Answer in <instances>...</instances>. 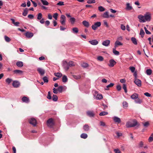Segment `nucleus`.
<instances>
[{"label":"nucleus","mask_w":153,"mask_h":153,"mask_svg":"<svg viewBox=\"0 0 153 153\" xmlns=\"http://www.w3.org/2000/svg\"><path fill=\"white\" fill-rule=\"evenodd\" d=\"M28 9L27 8H25L24 10V12L22 13V15L25 16H26L28 13Z\"/></svg>","instance_id":"nucleus-21"},{"label":"nucleus","mask_w":153,"mask_h":153,"mask_svg":"<svg viewBox=\"0 0 153 153\" xmlns=\"http://www.w3.org/2000/svg\"><path fill=\"white\" fill-rule=\"evenodd\" d=\"M87 115L89 117H94V114L93 111H88L87 112Z\"/></svg>","instance_id":"nucleus-14"},{"label":"nucleus","mask_w":153,"mask_h":153,"mask_svg":"<svg viewBox=\"0 0 153 153\" xmlns=\"http://www.w3.org/2000/svg\"><path fill=\"white\" fill-rule=\"evenodd\" d=\"M116 48L114 47L113 49V53L116 55H118L119 54V52L116 50Z\"/></svg>","instance_id":"nucleus-28"},{"label":"nucleus","mask_w":153,"mask_h":153,"mask_svg":"<svg viewBox=\"0 0 153 153\" xmlns=\"http://www.w3.org/2000/svg\"><path fill=\"white\" fill-rule=\"evenodd\" d=\"M144 94L145 96H146L147 97H150L151 96V95L150 94H149L148 92L145 93Z\"/></svg>","instance_id":"nucleus-64"},{"label":"nucleus","mask_w":153,"mask_h":153,"mask_svg":"<svg viewBox=\"0 0 153 153\" xmlns=\"http://www.w3.org/2000/svg\"><path fill=\"white\" fill-rule=\"evenodd\" d=\"M62 81L64 82H66L68 81V78L65 75H64L62 77Z\"/></svg>","instance_id":"nucleus-26"},{"label":"nucleus","mask_w":153,"mask_h":153,"mask_svg":"<svg viewBox=\"0 0 153 153\" xmlns=\"http://www.w3.org/2000/svg\"><path fill=\"white\" fill-rule=\"evenodd\" d=\"M53 92L55 94H57L58 93V90L56 88H53Z\"/></svg>","instance_id":"nucleus-63"},{"label":"nucleus","mask_w":153,"mask_h":153,"mask_svg":"<svg viewBox=\"0 0 153 153\" xmlns=\"http://www.w3.org/2000/svg\"><path fill=\"white\" fill-rule=\"evenodd\" d=\"M47 98L49 100L51 99L52 98L50 91H49L48 92V94L47 96Z\"/></svg>","instance_id":"nucleus-55"},{"label":"nucleus","mask_w":153,"mask_h":153,"mask_svg":"<svg viewBox=\"0 0 153 153\" xmlns=\"http://www.w3.org/2000/svg\"><path fill=\"white\" fill-rule=\"evenodd\" d=\"M58 15V14L57 13H54L53 15V17L55 19V20H56L57 19V17Z\"/></svg>","instance_id":"nucleus-56"},{"label":"nucleus","mask_w":153,"mask_h":153,"mask_svg":"<svg viewBox=\"0 0 153 153\" xmlns=\"http://www.w3.org/2000/svg\"><path fill=\"white\" fill-rule=\"evenodd\" d=\"M41 2L44 5H48L49 4V3L46 1L44 0H41Z\"/></svg>","instance_id":"nucleus-33"},{"label":"nucleus","mask_w":153,"mask_h":153,"mask_svg":"<svg viewBox=\"0 0 153 153\" xmlns=\"http://www.w3.org/2000/svg\"><path fill=\"white\" fill-rule=\"evenodd\" d=\"M65 16L64 15H61L60 17V22L62 25H65Z\"/></svg>","instance_id":"nucleus-5"},{"label":"nucleus","mask_w":153,"mask_h":153,"mask_svg":"<svg viewBox=\"0 0 153 153\" xmlns=\"http://www.w3.org/2000/svg\"><path fill=\"white\" fill-rule=\"evenodd\" d=\"M97 59L99 61H103L104 59L103 57L100 56L97 57Z\"/></svg>","instance_id":"nucleus-54"},{"label":"nucleus","mask_w":153,"mask_h":153,"mask_svg":"<svg viewBox=\"0 0 153 153\" xmlns=\"http://www.w3.org/2000/svg\"><path fill=\"white\" fill-rule=\"evenodd\" d=\"M134 82L138 87L141 86V81L138 79H134Z\"/></svg>","instance_id":"nucleus-8"},{"label":"nucleus","mask_w":153,"mask_h":153,"mask_svg":"<svg viewBox=\"0 0 153 153\" xmlns=\"http://www.w3.org/2000/svg\"><path fill=\"white\" fill-rule=\"evenodd\" d=\"M113 83H111L110 84L107 86V88H109L113 87L114 85Z\"/></svg>","instance_id":"nucleus-61"},{"label":"nucleus","mask_w":153,"mask_h":153,"mask_svg":"<svg viewBox=\"0 0 153 153\" xmlns=\"http://www.w3.org/2000/svg\"><path fill=\"white\" fill-rule=\"evenodd\" d=\"M83 129L85 131H88L89 130V128L88 125L87 124L85 125L83 127Z\"/></svg>","instance_id":"nucleus-23"},{"label":"nucleus","mask_w":153,"mask_h":153,"mask_svg":"<svg viewBox=\"0 0 153 153\" xmlns=\"http://www.w3.org/2000/svg\"><path fill=\"white\" fill-rule=\"evenodd\" d=\"M102 96L101 94H97V99L100 100L102 98Z\"/></svg>","instance_id":"nucleus-43"},{"label":"nucleus","mask_w":153,"mask_h":153,"mask_svg":"<svg viewBox=\"0 0 153 153\" xmlns=\"http://www.w3.org/2000/svg\"><path fill=\"white\" fill-rule=\"evenodd\" d=\"M109 64L108 65L109 66L111 67H112L114 66L116 63L115 62L114 59H111L109 60Z\"/></svg>","instance_id":"nucleus-9"},{"label":"nucleus","mask_w":153,"mask_h":153,"mask_svg":"<svg viewBox=\"0 0 153 153\" xmlns=\"http://www.w3.org/2000/svg\"><path fill=\"white\" fill-rule=\"evenodd\" d=\"M143 125L145 127H148L149 125V122H146L144 123H143Z\"/></svg>","instance_id":"nucleus-53"},{"label":"nucleus","mask_w":153,"mask_h":153,"mask_svg":"<svg viewBox=\"0 0 153 153\" xmlns=\"http://www.w3.org/2000/svg\"><path fill=\"white\" fill-rule=\"evenodd\" d=\"M42 79L45 83H47L48 82V78L46 76H44L42 78Z\"/></svg>","instance_id":"nucleus-45"},{"label":"nucleus","mask_w":153,"mask_h":153,"mask_svg":"<svg viewBox=\"0 0 153 153\" xmlns=\"http://www.w3.org/2000/svg\"><path fill=\"white\" fill-rule=\"evenodd\" d=\"M63 66L66 71H68L69 68V66L68 63L66 61L63 62Z\"/></svg>","instance_id":"nucleus-7"},{"label":"nucleus","mask_w":153,"mask_h":153,"mask_svg":"<svg viewBox=\"0 0 153 153\" xmlns=\"http://www.w3.org/2000/svg\"><path fill=\"white\" fill-rule=\"evenodd\" d=\"M48 126L51 127L53 126L54 123L53 119L51 118L49 119L47 121Z\"/></svg>","instance_id":"nucleus-6"},{"label":"nucleus","mask_w":153,"mask_h":153,"mask_svg":"<svg viewBox=\"0 0 153 153\" xmlns=\"http://www.w3.org/2000/svg\"><path fill=\"white\" fill-rule=\"evenodd\" d=\"M140 34L141 35L142 38H143V37L144 35L145 34V32L142 28L140 29Z\"/></svg>","instance_id":"nucleus-29"},{"label":"nucleus","mask_w":153,"mask_h":153,"mask_svg":"<svg viewBox=\"0 0 153 153\" xmlns=\"http://www.w3.org/2000/svg\"><path fill=\"white\" fill-rule=\"evenodd\" d=\"M138 95L136 93H134L131 96V98L133 99H136L138 98Z\"/></svg>","instance_id":"nucleus-18"},{"label":"nucleus","mask_w":153,"mask_h":153,"mask_svg":"<svg viewBox=\"0 0 153 153\" xmlns=\"http://www.w3.org/2000/svg\"><path fill=\"white\" fill-rule=\"evenodd\" d=\"M73 33H77L78 32V29L77 27H74L72 29Z\"/></svg>","instance_id":"nucleus-41"},{"label":"nucleus","mask_w":153,"mask_h":153,"mask_svg":"<svg viewBox=\"0 0 153 153\" xmlns=\"http://www.w3.org/2000/svg\"><path fill=\"white\" fill-rule=\"evenodd\" d=\"M29 123L33 126H35L37 124L36 120L34 118H32L29 120Z\"/></svg>","instance_id":"nucleus-3"},{"label":"nucleus","mask_w":153,"mask_h":153,"mask_svg":"<svg viewBox=\"0 0 153 153\" xmlns=\"http://www.w3.org/2000/svg\"><path fill=\"white\" fill-rule=\"evenodd\" d=\"M132 42L135 45L137 44V42L136 39L134 37H132L131 39Z\"/></svg>","instance_id":"nucleus-25"},{"label":"nucleus","mask_w":153,"mask_h":153,"mask_svg":"<svg viewBox=\"0 0 153 153\" xmlns=\"http://www.w3.org/2000/svg\"><path fill=\"white\" fill-rule=\"evenodd\" d=\"M108 114V112L106 111H102L99 114V115L100 116H104L106 115H107Z\"/></svg>","instance_id":"nucleus-35"},{"label":"nucleus","mask_w":153,"mask_h":153,"mask_svg":"<svg viewBox=\"0 0 153 153\" xmlns=\"http://www.w3.org/2000/svg\"><path fill=\"white\" fill-rule=\"evenodd\" d=\"M57 5L59 6H62L64 5V2L63 1H59L57 4Z\"/></svg>","instance_id":"nucleus-58"},{"label":"nucleus","mask_w":153,"mask_h":153,"mask_svg":"<svg viewBox=\"0 0 153 153\" xmlns=\"http://www.w3.org/2000/svg\"><path fill=\"white\" fill-rule=\"evenodd\" d=\"M114 152L115 153H120L121 152L119 149H114Z\"/></svg>","instance_id":"nucleus-59"},{"label":"nucleus","mask_w":153,"mask_h":153,"mask_svg":"<svg viewBox=\"0 0 153 153\" xmlns=\"http://www.w3.org/2000/svg\"><path fill=\"white\" fill-rule=\"evenodd\" d=\"M123 45V44L121 42L119 41H116L115 43V46L114 47L116 48L118 46L120 45Z\"/></svg>","instance_id":"nucleus-20"},{"label":"nucleus","mask_w":153,"mask_h":153,"mask_svg":"<svg viewBox=\"0 0 153 153\" xmlns=\"http://www.w3.org/2000/svg\"><path fill=\"white\" fill-rule=\"evenodd\" d=\"M16 65L18 67H21L23 66V63L21 61L17 62L16 63Z\"/></svg>","instance_id":"nucleus-22"},{"label":"nucleus","mask_w":153,"mask_h":153,"mask_svg":"<svg viewBox=\"0 0 153 153\" xmlns=\"http://www.w3.org/2000/svg\"><path fill=\"white\" fill-rule=\"evenodd\" d=\"M113 119L114 122L118 123H120L121 122L120 119L118 117H113Z\"/></svg>","instance_id":"nucleus-17"},{"label":"nucleus","mask_w":153,"mask_h":153,"mask_svg":"<svg viewBox=\"0 0 153 153\" xmlns=\"http://www.w3.org/2000/svg\"><path fill=\"white\" fill-rule=\"evenodd\" d=\"M126 9L127 10H131L132 9V6L130 5L129 3H127L126 4Z\"/></svg>","instance_id":"nucleus-24"},{"label":"nucleus","mask_w":153,"mask_h":153,"mask_svg":"<svg viewBox=\"0 0 153 153\" xmlns=\"http://www.w3.org/2000/svg\"><path fill=\"white\" fill-rule=\"evenodd\" d=\"M137 122L135 120H134L131 122H128L127 123L126 126L127 128L134 127L137 124Z\"/></svg>","instance_id":"nucleus-2"},{"label":"nucleus","mask_w":153,"mask_h":153,"mask_svg":"<svg viewBox=\"0 0 153 153\" xmlns=\"http://www.w3.org/2000/svg\"><path fill=\"white\" fill-rule=\"evenodd\" d=\"M42 14L41 13H39L38 14L37 19L38 20H41L42 18Z\"/></svg>","instance_id":"nucleus-49"},{"label":"nucleus","mask_w":153,"mask_h":153,"mask_svg":"<svg viewBox=\"0 0 153 153\" xmlns=\"http://www.w3.org/2000/svg\"><path fill=\"white\" fill-rule=\"evenodd\" d=\"M5 41L7 42H9L11 40V39L7 36H5L4 37Z\"/></svg>","instance_id":"nucleus-38"},{"label":"nucleus","mask_w":153,"mask_h":153,"mask_svg":"<svg viewBox=\"0 0 153 153\" xmlns=\"http://www.w3.org/2000/svg\"><path fill=\"white\" fill-rule=\"evenodd\" d=\"M57 90L59 93H62L63 89V86H59Z\"/></svg>","instance_id":"nucleus-27"},{"label":"nucleus","mask_w":153,"mask_h":153,"mask_svg":"<svg viewBox=\"0 0 153 153\" xmlns=\"http://www.w3.org/2000/svg\"><path fill=\"white\" fill-rule=\"evenodd\" d=\"M82 66L84 68H86L88 67V64L86 63H83L82 64Z\"/></svg>","instance_id":"nucleus-44"},{"label":"nucleus","mask_w":153,"mask_h":153,"mask_svg":"<svg viewBox=\"0 0 153 153\" xmlns=\"http://www.w3.org/2000/svg\"><path fill=\"white\" fill-rule=\"evenodd\" d=\"M123 88L124 89L125 92L126 93L127 92V90L126 85L125 84L123 85Z\"/></svg>","instance_id":"nucleus-50"},{"label":"nucleus","mask_w":153,"mask_h":153,"mask_svg":"<svg viewBox=\"0 0 153 153\" xmlns=\"http://www.w3.org/2000/svg\"><path fill=\"white\" fill-rule=\"evenodd\" d=\"M123 108H125L128 106V103L126 101H124L123 103Z\"/></svg>","instance_id":"nucleus-39"},{"label":"nucleus","mask_w":153,"mask_h":153,"mask_svg":"<svg viewBox=\"0 0 153 153\" xmlns=\"http://www.w3.org/2000/svg\"><path fill=\"white\" fill-rule=\"evenodd\" d=\"M89 42L93 45H97L98 43V41L96 40H92L89 41Z\"/></svg>","instance_id":"nucleus-15"},{"label":"nucleus","mask_w":153,"mask_h":153,"mask_svg":"<svg viewBox=\"0 0 153 153\" xmlns=\"http://www.w3.org/2000/svg\"><path fill=\"white\" fill-rule=\"evenodd\" d=\"M25 35L27 37L30 38L32 37L33 36V34L31 32H27L25 33Z\"/></svg>","instance_id":"nucleus-11"},{"label":"nucleus","mask_w":153,"mask_h":153,"mask_svg":"<svg viewBox=\"0 0 153 153\" xmlns=\"http://www.w3.org/2000/svg\"><path fill=\"white\" fill-rule=\"evenodd\" d=\"M37 71L41 76H43L45 73L44 70L41 68H38Z\"/></svg>","instance_id":"nucleus-10"},{"label":"nucleus","mask_w":153,"mask_h":153,"mask_svg":"<svg viewBox=\"0 0 153 153\" xmlns=\"http://www.w3.org/2000/svg\"><path fill=\"white\" fill-rule=\"evenodd\" d=\"M98 8V10L100 12H103L105 10V9L101 6L99 7Z\"/></svg>","instance_id":"nucleus-36"},{"label":"nucleus","mask_w":153,"mask_h":153,"mask_svg":"<svg viewBox=\"0 0 153 153\" xmlns=\"http://www.w3.org/2000/svg\"><path fill=\"white\" fill-rule=\"evenodd\" d=\"M110 41L109 40H106L104 41L102 43V45L105 46H108L110 44Z\"/></svg>","instance_id":"nucleus-16"},{"label":"nucleus","mask_w":153,"mask_h":153,"mask_svg":"<svg viewBox=\"0 0 153 153\" xmlns=\"http://www.w3.org/2000/svg\"><path fill=\"white\" fill-rule=\"evenodd\" d=\"M129 69L132 72H134L135 70V68L134 67H130Z\"/></svg>","instance_id":"nucleus-57"},{"label":"nucleus","mask_w":153,"mask_h":153,"mask_svg":"<svg viewBox=\"0 0 153 153\" xmlns=\"http://www.w3.org/2000/svg\"><path fill=\"white\" fill-rule=\"evenodd\" d=\"M12 81V79L9 78H7L6 79V82L8 84H9Z\"/></svg>","instance_id":"nucleus-51"},{"label":"nucleus","mask_w":153,"mask_h":153,"mask_svg":"<svg viewBox=\"0 0 153 153\" xmlns=\"http://www.w3.org/2000/svg\"><path fill=\"white\" fill-rule=\"evenodd\" d=\"M14 73L16 74H21L22 73V71L18 70H15L13 71Z\"/></svg>","instance_id":"nucleus-34"},{"label":"nucleus","mask_w":153,"mask_h":153,"mask_svg":"<svg viewBox=\"0 0 153 153\" xmlns=\"http://www.w3.org/2000/svg\"><path fill=\"white\" fill-rule=\"evenodd\" d=\"M138 18L140 22H144L146 21L149 22L150 21L151 19V14L150 13L148 12L143 16L141 15H139Z\"/></svg>","instance_id":"nucleus-1"},{"label":"nucleus","mask_w":153,"mask_h":153,"mask_svg":"<svg viewBox=\"0 0 153 153\" xmlns=\"http://www.w3.org/2000/svg\"><path fill=\"white\" fill-rule=\"evenodd\" d=\"M87 3L89 4L94 3H95V0H89L87 1Z\"/></svg>","instance_id":"nucleus-52"},{"label":"nucleus","mask_w":153,"mask_h":153,"mask_svg":"<svg viewBox=\"0 0 153 153\" xmlns=\"http://www.w3.org/2000/svg\"><path fill=\"white\" fill-rule=\"evenodd\" d=\"M80 137L81 138L85 139L87 137L88 135L86 134L82 133Z\"/></svg>","instance_id":"nucleus-30"},{"label":"nucleus","mask_w":153,"mask_h":153,"mask_svg":"<svg viewBox=\"0 0 153 153\" xmlns=\"http://www.w3.org/2000/svg\"><path fill=\"white\" fill-rule=\"evenodd\" d=\"M135 100V102L137 103L140 104L142 102V101L139 98H137Z\"/></svg>","instance_id":"nucleus-46"},{"label":"nucleus","mask_w":153,"mask_h":153,"mask_svg":"<svg viewBox=\"0 0 153 153\" xmlns=\"http://www.w3.org/2000/svg\"><path fill=\"white\" fill-rule=\"evenodd\" d=\"M102 16L105 18H108L109 17L108 13V12H106L104 13Z\"/></svg>","instance_id":"nucleus-32"},{"label":"nucleus","mask_w":153,"mask_h":153,"mask_svg":"<svg viewBox=\"0 0 153 153\" xmlns=\"http://www.w3.org/2000/svg\"><path fill=\"white\" fill-rule=\"evenodd\" d=\"M117 89L118 91H120L121 89V87L120 85H118L117 86Z\"/></svg>","instance_id":"nucleus-62"},{"label":"nucleus","mask_w":153,"mask_h":153,"mask_svg":"<svg viewBox=\"0 0 153 153\" xmlns=\"http://www.w3.org/2000/svg\"><path fill=\"white\" fill-rule=\"evenodd\" d=\"M58 100V97L56 95H53L52 97V100L54 101H56Z\"/></svg>","instance_id":"nucleus-40"},{"label":"nucleus","mask_w":153,"mask_h":153,"mask_svg":"<svg viewBox=\"0 0 153 153\" xmlns=\"http://www.w3.org/2000/svg\"><path fill=\"white\" fill-rule=\"evenodd\" d=\"M68 63L70 67H72L75 65L74 62L72 61H69Z\"/></svg>","instance_id":"nucleus-42"},{"label":"nucleus","mask_w":153,"mask_h":153,"mask_svg":"<svg viewBox=\"0 0 153 153\" xmlns=\"http://www.w3.org/2000/svg\"><path fill=\"white\" fill-rule=\"evenodd\" d=\"M76 79H80L81 78V76L79 75V76H76V75H74L73 76Z\"/></svg>","instance_id":"nucleus-60"},{"label":"nucleus","mask_w":153,"mask_h":153,"mask_svg":"<svg viewBox=\"0 0 153 153\" xmlns=\"http://www.w3.org/2000/svg\"><path fill=\"white\" fill-rule=\"evenodd\" d=\"M101 25V23L100 22H97L95 23L94 25H93L92 26V29L95 30L97 29V28L100 27Z\"/></svg>","instance_id":"nucleus-4"},{"label":"nucleus","mask_w":153,"mask_h":153,"mask_svg":"<svg viewBox=\"0 0 153 153\" xmlns=\"http://www.w3.org/2000/svg\"><path fill=\"white\" fill-rule=\"evenodd\" d=\"M22 100L23 102L26 103H28L30 102L29 98L25 96L22 98Z\"/></svg>","instance_id":"nucleus-12"},{"label":"nucleus","mask_w":153,"mask_h":153,"mask_svg":"<svg viewBox=\"0 0 153 153\" xmlns=\"http://www.w3.org/2000/svg\"><path fill=\"white\" fill-rule=\"evenodd\" d=\"M153 140V133H152L151 136L149 137V142H151Z\"/></svg>","instance_id":"nucleus-47"},{"label":"nucleus","mask_w":153,"mask_h":153,"mask_svg":"<svg viewBox=\"0 0 153 153\" xmlns=\"http://www.w3.org/2000/svg\"><path fill=\"white\" fill-rule=\"evenodd\" d=\"M13 85L15 88H18L20 85V83L19 82L17 81H14L13 83Z\"/></svg>","instance_id":"nucleus-13"},{"label":"nucleus","mask_w":153,"mask_h":153,"mask_svg":"<svg viewBox=\"0 0 153 153\" xmlns=\"http://www.w3.org/2000/svg\"><path fill=\"white\" fill-rule=\"evenodd\" d=\"M82 23L84 26L86 27H88L90 25V24L88 22L86 21H84L82 22Z\"/></svg>","instance_id":"nucleus-19"},{"label":"nucleus","mask_w":153,"mask_h":153,"mask_svg":"<svg viewBox=\"0 0 153 153\" xmlns=\"http://www.w3.org/2000/svg\"><path fill=\"white\" fill-rule=\"evenodd\" d=\"M54 75L59 77V78H60L62 77V74L61 73H54Z\"/></svg>","instance_id":"nucleus-31"},{"label":"nucleus","mask_w":153,"mask_h":153,"mask_svg":"<svg viewBox=\"0 0 153 153\" xmlns=\"http://www.w3.org/2000/svg\"><path fill=\"white\" fill-rule=\"evenodd\" d=\"M70 20L72 24H74L75 21V19L74 18H71Z\"/></svg>","instance_id":"nucleus-48"},{"label":"nucleus","mask_w":153,"mask_h":153,"mask_svg":"<svg viewBox=\"0 0 153 153\" xmlns=\"http://www.w3.org/2000/svg\"><path fill=\"white\" fill-rule=\"evenodd\" d=\"M152 70L150 69H147L146 71V74L148 75H151L152 73Z\"/></svg>","instance_id":"nucleus-37"}]
</instances>
